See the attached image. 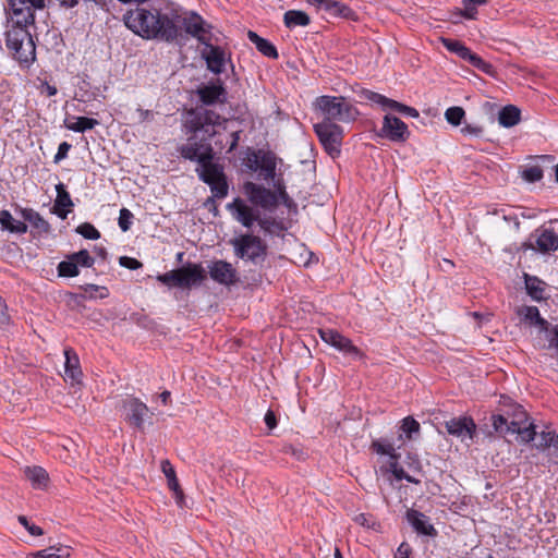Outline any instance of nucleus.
Here are the masks:
<instances>
[{
	"label": "nucleus",
	"instance_id": "6e6d98bb",
	"mask_svg": "<svg viewBox=\"0 0 558 558\" xmlns=\"http://www.w3.org/2000/svg\"><path fill=\"white\" fill-rule=\"evenodd\" d=\"M389 109L412 118H417L420 116L418 111L415 108L407 106L393 99L390 104Z\"/></svg>",
	"mask_w": 558,
	"mask_h": 558
},
{
	"label": "nucleus",
	"instance_id": "ea45409f",
	"mask_svg": "<svg viewBox=\"0 0 558 558\" xmlns=\"http://www.w3.org/2000/svg\"><path fill=\"white\" fill-rule=\"evenodd\" d=\"M512 434H518L521 440L525 444L534 441L538 435L536 432V425L533 422H530L527 426H521L512 429Z\"/></svg>",
	"mask_w": 558,
	"mask_h": 558
},
{
	"label": "nucleus",
	"instance_id": "39448f33",
	"mask_svg": "<svg viewBox=\"0 0 558 558\" xmlns=\"http://www.w3.org/2000/svg\"><path fill=\"white\" fill-rule=\"evenodd\" d=\"M228 210L231 211L233 217L245 228L250 229L255 222L268 233L272 229L284 231L286 227L281 221L274 217H262L258 209L248 206L241 197H235L233 202L227 205Z\"/></svg>",
	"mask_w": 558,
	"mask_h": 558
},
{
	"label": "nucleus",
	"instance_id": "8fccbe9b",
	"mask_svg": "<svg viewBox=\"0 0 558 558\" xmlns=\"http://www.w3.org/2000/svg\"><path fill=\"white\" fill-rule=\"evenodd\" d=\"M514 409H517V412H512V415L509 417L512 429L523 426L529 421V413L523 405L514 407Z\"/></svg>",
	"mask_w": 558,
	"mask_h": 558
},
{
	"label": "nucleus",
	"instance_id": "1a4fd4ad",
	"mask_svg": "<svg viewBox=\"0 0 558 558\" xmlns=\"http://www.w3.org/2000/svg\"><path fill=\"white\" fill-rule=\"evenodd\" d=\"M314 132L330 157L335 158L340 155L344 136L342 126L330 121H322L314 125Z\"/></svg>",
	"mask_w": 558,
	"mask_h": 558
},
{
	"label": "nucleus",
	"instance_id": "774afa93",
	"mask_svg": "<svg viewBox=\"0 0 558 558\" xmlns=\"http://www.w3.org/2000/svg\"><path fill=\"white\" fill-rule=\"evenodd\" d=\"M50 551L53 555L60 556V558H69L71 556V547L62 544L49 546Z\"/></svg>",
	"mask_w": 558,
	"mask_h": 558
},
{
	"label": "nucleus",
	"instance_id": "13d9d810",
	"mask_svg": "<svg viewBox=\"0 0 558 558\" xmlns=\"http://www.w3.org/2000/svg\"><path fill=\"white\" fill-rule=\"evenodd\" d=\"M519 315H523L524 320L533 326L534 322L539 317V311L536 306H523L518 310Z\"/></svg>",
	"mask_w": 558,
	"mask_h": 558
},
{
	"label": "nucleus",
	"instance_id": "4c0bfd02",
	"mask_svg": "<svg viewBox=\"0 0 558 558\" xmlns=\"http://www.w3.org/2000/svg\"><path fill=\"white\" fill-rule=\"evenodd\" d=\"M130 322L137 325L141 328L153 330L156 327V322L149 317L147 314H145L143 311L141 312H133L130 315Z\"/></svg>",
	"mask_w": 558,
	"mask_h": 558
},
{
	"label": "nucleus",
	"instance_id": "f8f14e48",
	"mask_svg": "<svg viewBox=\"0 0 558 558\" xmlns=\"http://www.w3.org/2000/svg\"><path fill=\"white\" fill-rule=\"evenodd\" d=\"M447 434L464 442L466 439L473 440L477 435V426L471 415H460L451 417L442 423Z\"/></svg>",
	"mask_w": 558,
	"mask_h": 558
},
{
	"label": "nucleus",
	"instance_id": "7ed1b4c3",
	"mask_svg": "<svg viewBox=\"0 0 558 558\" xmlns=\"http://www.w3.org/2000/svg\"><path fill=\"white\" fill-rule=\"evenodd\" d=\"M9 15L12 25L5 32V46L22 68H29L36 60V45L29 32L35 21L25 16Z\"/></svg>",
	"mask_w": 558,
	"mask_h": 558
},
{
	"label": "nucleus",
	"instance_id": "a19ab883",
	"mask_svg": "<svg viewBox=\"0 0 558 558\" xmlns=\"http://www.w3.org/2000/svg\"><path fill=\"white\" fill-rule=\"evenodd\" d=\"M521 404L515 402L512 398L507 395H501L498 400L497 411L505 414L507 417L512 415V412H517L514 407H520Z\"/></svg>",
	"mask_w": 558,
	"mask_h": 558
},
{
	"label": "nucleus",
	"instance_id": "bb28decb",
	"mask_svg": "<svg viewBox=\"0 0 558 558\" xmlns=\"http://www.w3.org/2000/svg\"><path fill=\"white\" fill-rule=\"evenodd\" d=\"M248 40L255 45L256 49L265 57L277 60L279 58L276 46L268 39L260 37L253 31L247 32Z\"/></svg>",
	"mask_w": 558,
	"mask_h": 558
},
{
	"label": "nucleus",
	"instance_id": "ddd939ff",
	"mask_svg": "<svg viewBox=\"0 0 558 558\" xmlns=\"http://www.w3.org/2000/svg\"><path fill=\"white\" fill-rule=\"evenodd\" d=\"M246 167L252 170L256 171L257 169H260L263 172L265 180H271L272 183L279 175L276 173L277 169V157L275 153L268 150V151H262L252 150L250 156L247 157Z\"/></svg>",
	"mask_w": 558,
	"mask_h": 558
},
{
	"label": "nucleus",
	"instance_id": "f257e3e1",
	"mask_svg": "<svg viewBox=\"0 0 558 558\" xmlns=\"http://www.w3.org/2000/svg\"><path fill=\"white\" fill-rule=\"evenodd\" d=\"M221 116L211 109L193 108L183 123L187 142L178 146L177 151L184 160L196 162L198 179L210 187L211 195L218 199L228 196L229 182L225 167L216 158L210 140L216 135L215 126L220 124Z\"/></svg>",
	"mask_w": 558,
	"mask_h": 558
},
{
	"label": "nucleus",
	"instance_id": "a211bd4d",
	"mask_svg": "<svg viewBox=\"0 0 558 558\" xmlns=\"http://www.w3.org/2000/svg\"><path fill=\"white\" fill-rule=\"evenodd\" d=\"M205 46L202 51V57L206 61L207 69L216 75L225 71L226 65V51L222 47L213 45L211 40L203 44Z\"/></svg>",
	"mask_w": 558,
	"mask_h": 558
},
{
	"label": "nucleus",
	"instance_id": "423d86ee",
	"mask_svg": "<svg viewBox=\"0 0 558 558\" xmlns=\"http://www.w3.org/2000/svg\"><path fill=\"white\" fill-rule=\"evenodd\" d=\"M316 107L324 114L323 121L351 122L356 119V108L348 102L344 97L323 95L316 98Z\"/></svg>",
	"mask_w": 558,
	"mask_h": 558
},
{
	"label": "nucleus",
	"instance_id": "69168bd1",
	"mask_svg": "<svg viewBox=\"0 0 558 558\" xmlns=\"http://www.w3.org/2000/svg\"><path fill=\"white\" fill-rule=\"evenodd\" d=\"M413 549L407 542H402L395 554V558H414L412 556Z\"/></svg>",
	"mask_w": 558,
	"mask_h": 558
},
{
	"label": "nucleus",
	"instance_id": "49530a36",
	"mask_svg": "<svg viewBox=\"0 0 558 558\" xmlns=\"http://www.w3.org/2000/svg\"><path fill=\"white\" fill-rule=\"evenodd\" d=\"M420 423L412 416H407L401 421L400 429L405 434V437L410 440L413 438V434L420 432Z\"/></svg>",
	"mask_w": 558,
	"mask_h": 558
},
{
	"label": "nucleus",
	"instance_id": "0e129e2a",
	"mask_svg": "<svg viewBox=\"0 0 558 558\" xmlns=\"http://www.w3.org/2000/svg\"><path fill=\"white\" fill-rule=\"evenodd\" d=\"M72 148V145L68 142H62L59 144L58 151L53 157V162L59 163L61 160L65 159L68 157V154L70 149Z\"/></svg>",
	"mask_w": 558,
	"mask_h": 558
},
{
	"label": "nucleus",
	"instance_id": "c9c22d12",
	"mask_svg": "<svg viewBox=\"0 0 558 558\" xmlns=\"http://www.w3.org/2000/svg\"><path fill=\"white\" fill-rule=\"evenodd\" d=\"M490 422L494 430L499 436H506L508 434H512V427L509 422V417H507L501 412L494 413L490 416Z\"/></svg>",
	"mask_w": 558,
	"mask_h": 558
},
{
	"label": "nucleus",
	"instance_id": "09e8293b",
	"mask_svg": "<svg viewBox=\"0 0 558 558\" xmlns=\"http://www.w3.org/2000/svg\"><path fill=\"white\" fill-rule=\"evenodd\" d=\"M263 281V276L259 271L256 270H248L246 271L243 277H241V283L244 288H255L259 286Z\"/></svg>",
	"mask_w": 558,
	"mask_h": 558
},
{
	"label": "nucleus",
	"instance_id": "4468645a",
	"mask_svg": "<svg viewBox=\"0 0 558 558\" xmlns=\"http://www.w3.org/2000/svg\"><path fill=\"white\" fill-rule=\"evenodd\" d=\"M208 275L213 281L225 287L239 284L241 276L233 265L225 259H215L208 264Z\"/></svg>",
	"mask_w": 558,
	"mask_h": 558
},
{
	"label": "nucleus",
	"instance_id": "c03bdc74",
	"mask_svg": "<svg viewBox=\"0 0 558 558\" xmlns=\"http://www.w3.org/2000/svg\"><path fill=\"white\" fill-rule=\"evenodd\" d=\"M75 232L87 240H98L101 236L99 230L90 222H83L78 225Z\"/></svg>",
	"mask_w": 558,
	"mask_h": 558
},
{
	"label": "nucleus",
	"instance_id": "5701e85b",
	"mask_svg": "<svg viewBox=\"0 0 558 558\" xmlns=\"http://www.w3.org/2000/svg\"><path fill=\"white\" fill-rule=\"evenodd\" d=\"M523 279L525 283L526 294L536 302H542L547 300L545 295L546 291V282L539 279L537 276H532L527 272L523 274Z\"/></svg>",
	"mask_w": 558,
	"mask_h": 558
},
{
	"label": "nucleus",
	"instance_id": "a878e982",
	"mask_svg": "<svg viewBox=\"0 0 558 558\" xmlns=\"http://www.w3.org/2000/svg\"><path fill=\"white\" fill-rule=\"evenodd\" d=\"M65 363H64V373L66 377H69L73 383H80L83 376L80 359L76 352L69 348L64 350Z\"/></svg>",
	"mask_w": 558,
	"mask_h": 558
},
{
	"label": "nucleus",
	"instance_id": "5fc2aeb1",
	"mask_svg": "<svg viewBox=\"0 0 558 558\" xmlns=\"http://www.w3.org/2000/svg\"><path fill=\"white\" fill-rule=\"evenodd\" d=\"M157 280L165 286L180 288L178 268L170 270L168 272L158 275Z\"/></svg>",
	"mask_w": 558,
	"mask_h": 558
},
{
	"label": "nucleus",
	"instance_id": "473e14b6",
	"mask_svg": "<svg viewBox=\"0 0 558 558\" xmlns=\"http://www.w3.org/2000/svg\"><path fill=\"white\" fill-rule=\"evenodd\" d=\"M521 120V111L514 105L502 107L498 114V122L504 128H512Z\"/></svg>",
	"mask_w": 558,
	"mask_h": 558
},
{
	"label": "nucleus",
	"instance_id": "aec40b11",
	"mask_svg": "<svg viewBox=\"0 0 558 558\" xmlns=\"http://www.w3.org/2000/svg\"><path fill=\"white\" fill-rule=\"evenodd\" d=\"M405 519L412 529L421 535L436 537L438 535L435 526L429 522L427 515L415 509H408L405 512Z\"/></svg>",
	"mask_w": 558,
	"mask_h": 558
},
{
	"label": "nucleus",
	"instance_id": "7c9ffc66",
	"mask_svg": "<svg viewBox=\"0 0 558 558\" xmlns=\"http://www.w3.org/2000/svg\"><path fill=\"white\" fill-rule=\"evenodd\" d=\"M537 250L545 254L558 250V234L553 229H545L536 240Z\"/></svg>",
	"mask_w": 558,
	"mask_h": 558
},
{
	"label": "nucleus",
	"instance_id": "6ab92c4d",
	"mask_svg": "<svg viewBox=\"0 0 558 558\" xmlns=\"http://www.w3.org/2000/svg\"><path fill=\"white\" fill-rule=\"evenodd\" d=\"M45 7L46 0H8L5 12L35 21V11Z\"/></svg>",
	"mask_w": 558,
	"mask_h": 558
},
{
	"label": "nucleus",
	"instance_id": "4d7b16f0",
	"mask_svg": "<svg viewBox=\"0 0 558 558\" xmlns=\"http://www.w3.org/2000/svg\"><path fill=\"white\" fill-rule=\"evenodd\" d=\"M371 448L378 454L387 456L393 452V445L387 439L374 440L371 445Z\"/></svg>",
	"mask_w": 558,
	"mask_h": 558
},
{
	"label": "nucleus",
	"instance_id": "79ce46f5",
	"mask_svg": "<svg viewBox=\"0 0 558 558\" xmlns=\"http://www.w3.org/2000/svg\"><path fill=\"white\" fill-rule=\"evenodd\" d=\"M354 522L361 526L371 529L373 531H380L381 524L373 514L359 513L354 517Z\"/></svg>",
	"mask_w": 558,
	"mask_h": 558
},
{
	"label": "nucleus",
	"instance_id": "a18cd8bd",
	"mask_svg": "<svg viewBox=\"0 0 558 558\" xmlns=\"http://www.w3.org/2000/svg\"><path fill=\"white\" fill-rule=\"evenodd\" d=\"M362 96L364 99L368 100V101H372V102H375L377 105H380L384 109H389L390 108V104L392 101V99L379 94V93H376V92H373V90H369V89H363L362 90Z\"/></svg>",
	"mask_w": 558,
	"mask_h": 558
},
{
	"label": "nucleus",
	"instance_id": "e433bc0d",
	"mask_svg": "<svg viewBox=\"0 0 558 558\" xmlns=\"http://www.w3.org/2000/svg\"><path fill=\"white\" fill-rule=\"evenodd\" d=\"M278 452L282 454H289L296 461H305L307 459V452L302 445L281 442L279 444Z\"/></svg>",
	"mask_w": 558,
	"mask_h": 558
},
{
	"label": "nucleus",
	"instance_id": "412c9836",
	"mask_svg": "<svg viewBox=\"0 0 558 558\" xmlns=\"http://www.w3.org/2000/svg\"><path fill=\"white\" fill-rule=\"evenodd\" d=\"M57 197L54 204L51 207V213L58 216L60 219H65L72 211L74 203L71 198L70 193L66 191L65 185L60 182L56 185Z\"/></svg>",
	"mask_w": 558,
	"mask_h": 558
},
{
	"label": "nucleus",
	"instance_id": "338daca9",
	"mask_svg": "<svg viewBox=\"0 0 558 558\" xmlns=\"http://www.w3.org/2000/svg\"><path fill=\"white\" fill-rule=\"evenodd\" d=\"M265 425L269 430L275 429L278 426V416L272 409H268L264 416Z\"/></svg>",
	"mask_w": 558,
	"mask_h": 558
},
{
	"label": "nucleus",
	"instance_id": "680f3d73",
	"mask_svg": "<svg viewBox=\"0 0 558 558\" xmlns=\"http://www.w3.org/2000/svg\"><path fill=\"white\" fill-rule=\"evenodd\" d=\"M17 521L27 530V532L33 536H41L44 535V530L28 521L25 515H19Z\"/></svg>",
	"mask_w": 558,
	"mask_h": 558
},
{
	"label": "nucleus",
	"instance_id": "4be33fe9",
	"mask_svg": "<svg viewBox=\"0 0 558 558\" xmlns=\"http://www.w3.org/2000/svg\"><path fill=\"white\" fill-rule=\"evenodd\" d=\"M21 217L31 223L32 228L36 231L33 235H47L51 232L50 223L35 209L28 207H19Z\"/></svg>",
	"mask_w": 558,
	"mask_h": 558
},
{
	"label": "nucleus",
	"instance_id": "9b49d317",
	"mask_svg": "<svg viewBox=\"0 0 558 558\" xmlns=\"http://www.w3.org/2000/svg\"><path fill=\"white\" fill-rule=\"evenodd\" d=\"M243 191L253 206L269 211H272L277 208V201L275 198L274 190H270L262 184L247 181L243 184Z\"/></svg>",
	"mask_w": 558,
	"mask_h": 558
},
{
	"label": "nucleus",
	"instance_id": "9d476101",
	"mask_svg": "<svg viewBox=\"0 0 558 558\" xmlns=\"http://www.w3.org/2000/svg\"><path fill=\"white\" fill-rule=\"evenodd\" d=\"M95 265V257L86 248L70 253L65 259L57 266L58 276L62 278H74L80 275V267L92 268Z\"/></svg>",
	"mask_w": 558,
	"mask_h": 558
},
{
	"label": "nucleus",
	"instance_id": "37998d69",
	"mask_svg": "<svg viewBox=\"0 0 558 558\" xmlns=\"http://www.w3.org/2000/svg\"><path fill=\"white\" fill-rule=\"evenodd\" d=\"M465 117V111L462 107L453 106L446 110L445 118L447 122L453 126H459Z\"/></svg>",
	"mask_w": 558,
	"mask_h": 558
},
{
	"label": "nucleus",
	"instance_id": "0eeeda50",
	"mask_svg": "<svg viewBox=\"0 0 558 558\" xmlns=\"http://www.w3.org/2000/svg\"><path fill=\"white\" fill-rule=\"evenodd\" d=\"M234 255L243 260H250L254 265L265 262L268 254V245L258 235L244 233L230 240Z\"/></svg>",
	"mask_w": 558,
	"mask_h": 558
},
{
	"label": "nucleus",
	"instance_id": "393cba45",
	"mask_svg": "<svg viewBox=\"0 0 558 558\" xmlns=\"http://www.w3.org/2000/svg\"><path fill=\"white\" fill-rule=\"evenodd\" d=\"M272 185L277 206L282 204L288 208L290 214H298V204L288 194L282 174H280L277 180H275Z\"/></svg>",
	"mask_w": 558,
	"mask_h": 558
},
{
	"label": "nucleus",
	"instance_id": "f704fd0d",
	"mask_svg": "<svg viewBox=\"0 0 558 558\" xmlns=\"http://www.w3.org/2000/svg\"><path fill=\"white\" fill-rule=\"evenodd\" d=\"M75 122H70L68 119L64 120V128L76 133H84L93 130L99 124V121L88 117H76Z\"/></svg>",
	"mask_w": 558,
	"mask_h": 558
},
{
	"label": "nucleus",
	"instance_id": "6e6552de",
	"mask_svg": "<svg viewBox=\"0 0 558 558\" xmlns=\"http://www.w3.org/2000/svg\"><path fill=\"white\" fill-rule=\"evenodd\" d=\"M121 412L124 422L137 432H144L146 420L153 424V415L149 408L140 398L128 396L121 400Z\"/></svg>",
	"mask_w": 558,
	"mask_h": 558
},
{
	"label": "nucleus",
	"instance_id": "f3484780",
	"mask_svg": "<svg viewBox=\"0 0 558 558\" xmlns=\"http://www.w3.org/2000/svg\"><path fill=\"white\" fill-rule=\"evenodd\" d=\"M179 283L182 289H191L207 279V272L202 264L186 263L178 268Z\"/></svg>",
	"mask_w": 558,
	"mask_h": 558
},
{
	"label": "nucleus",
	"instance_id": "052dcab7",
	"mask_svg": "<svg viewBox=\"0 0 558 558\" xmlns=\"http://www.w3.org/2000/svg\"><path fill=\"white\" fill-rule=\"evenodd\" d=\"M318 333L325 343L335 347L337 339L341 332H339L337 329L326 328L319 329Z\"/></svg>",
	"mask_w": 558,
	"mask_h": 558
},
{
	"label": "nucleus",
	"instance_id": "864d4df0",
	"mask_svg": "<svg viewBox=\"0 0 558 558\" xmlns=\"http://www.w3.org/2000/svg\"><path fill=\"white\" fill-rule=\"evenodd\" d=\"M555 435H556V433L554 430L541 432L538 434L539 439L537 442L534 444V447L539 451H544L545 449H550V445L553 442Z\"/></svg>",
	"mask_w": 558,
	"mask_h": 558
},
{
	"label": "nucleus",
	"instance_id": "c85d7f7f",
	"mask_svg": "<svg viewBox=\"0 0 558 558\" xmlns=\"http://www.w3.org/2000/svg\"><path fill=\"white\" fill-rule=\"evenodd\" d=\"M0 227L3 231L15 234H24L28 230V226L24 221L14 219L7 209L0 210Z\"/></svg>",
	"mask_w": 558,
	"mask_h": 558
},
{
	"label": "nucleus",
	"instance_id": "2f4dec72",
	"mask_svg": "<svg viewBox=\"0 0 558 558\" xmlns=\"http://www.w3.org/2000/svg\"><path fill=\"white\" fill-rule=\"evenodd\" d=\"M283 24L289 29H293L298 26L305 27L311 24V17L304 11L288 10L283 14Z\"/></svg>",
	"mask_w": 558,
	"mask_h": 558
},
{
	"label": "nucleus",
	"instance_id": "3c124183",
	"mask_svg": "<svg viewBox=\"0 0 558 558\" xmlns=\"http://www.w3.org/2000/svg\"><path fill=\"white\" fill-rule=\"evenodd\" d=\"M441 43L448 51L456 53L460 58L463 56L468 48L462 41L458 39L442 37Z\"/></svg>",
	"mask_w": 558,
	"mask_h": 558
},
{
	"label": "nucleus",
	"instance_id": "20e7f679",
	"mask_svg": "<svg viewBox=\"0 0 558 558\" xmlns=\"http://www.w3.org/2000/svg\"><path fill=\"white\" fill-rule=\"evenodd\" d=\"M124 4L134 3V9H129L123 14L124 25L135 35L145 39L149 32L154 31V23L159 21L158 11L161 10L163 0H118Z\"/></svg>",
	"mask_w": 558,
	"mask_h": 558
},
{
	"label": "nucleus",
	"instance_id": "f03ea898",
	"mask_svg": "<svg viewBox=\"0 0 558 558\" xmlns=\"http://www.w3.org/2000/svg\"><path fill=\"white\" fill-rule=\"evenodd\" d=\"M159 21L154 23V31L149 32L146 40H160L165 43H173L184 39V34L190 35L198 40L199 44H206L211 40V25L208 24L198 13L191 12L183 16L180 10L171 2L163 0L161 10L158 11Z\"/></svg>",
	"mask_w": 558,
	"mask_h": 558
},
{
	"label": "nucleus",
	"instance_id": "72a5a7b5",
	"mask_svg": "<svg viewBox=\"0 0 558 558\" xmlns=\"http://www.w3.org/2000/svg\"><path fill=\"white\" fill-rule=\"evenodd\" d=\"M533 326H537L541 331L546 332L548 349H555L558 354V325L549 324L544 317H539L534 322Z\"/></svg>",
	"mask_w": 558,
	"mask_h": 558
},
{
	"label": "nucleus",
	"instance_id": "de8ad7c7",
	"mask_svg": "<svg viewBox=\"0 0 558 558\" xmlns=\"http://www.w3.org/2000/svg\"><path fill=\"white\" fill-rule=\"evenodd\" d=\"M161 470L167 477L168 487L170 488H179V480L175 474V470L170 463L169 460H163L161 462Z\"/></svg>",
	"mask_w": 558,
	"mask_h": 558
},
{
	"label": "nucleus",
	"instance_id": "c756f323",
	"mask_svg": "<svg viewBox=\"0 0 558 558\" xmlns=\"http://www.w3.org/2000/svg\"><path fill=\"white\" fill-rule=\"evenodd\" d=\"M333 348L343 354L351 356L353 360L362 361L366 359V354L360 348L353 344L350 338L343 336L342 333H340L338 337Z\"/></svg>",
	"mask_w": 558,
	"mask_h": 558
},
{
	"label": "nucleus",
	"instance_id": "58836bf2",
	"mask_svg": "<svg viewBox=\"0 0 558 558\" xmlns=\"http://www.w3.org/2000/svg\"><path fill=\"white\" fill-rule=\"evenodd\" d=\"M463 10L460 14L468 20H475L477 15V5H485L488 0H463Z\"/></svg>",
	"mask_w": 558,
	"mask_h": 558
},
{
	"label": "nucleus",
	"instance_id": "b1692460",
	"mask_svg": "<svg viewBox=\"0 0 558 558\" xmlns=\"http://www.w3.org/2000/svg\"><path fill=\"white\" fill-rule=\"evenodd\" d=\"M331 17H339L347 21L359 22L360 15L347 3L337 0H329L325 11Z\"/></svg>",
	"mask_w": 558,
	"mask_h": 558
},
{
	"label": "nucleus",
	"instance_id": "dca6fc26",
	"mask_svg": "<svg viewBox=\"0 0 558 558\" xmlns=\"http://www.w3.org/2000/svg\"><path fill=\"white\" fill-rule=\"evenodd\" d=\"M196 95L204 106L225 104L227 100V89L221 78L199 85L196 89Z\"/></svg>",
	"mask_w": 558,
	"mask_h": 558
},
{
	"label": "nucleus",
	"instance_id": "2eb2a0df",
	"mask_svg": "<svg viewBox=\"0 0 558 558\" xmlns=\"http://www.w3.org/2000/svg\"><path fill=\"white\" fill-rule=\"evenodd\" d=\"M377 136L388 138L391 142L403 143L410 137L408 125L398 117L386 114L383 126L377 132Z\"/></svg>",
	"mask_w": 558,
	"mask_h": 558
},
{
	"label": "nucleus",
	"instance_id": "e2e57ef3",
	"mask_svg": "<svg viewBox=\"0 0 558 558\" xmlns=\"http://www.w3.org/2000/svg\"><path fill=\"white\" fill-rule=\"evenodd\" d=\"M119 264L122 267H125L130 270H137L143 267L142 262H140L138 259H136L134 257H130V256H121L119 258Z\"/></svg>",
	"mask_w": 558,
	"mask_h": 558
},
{
	"label": "nucleus",
	"instance_id": "bf43d9fd",
	"mask_svg": "<svg viewBox=\"0 0 558 558\" xmlns=\"http://www.w3.org/2000/svg\"><path fill=\"white\" fill-rule=\"evenodd\" d=\"M133 217H134L133 214L128 208L120 209L118 225L123 232H126L130 230Z\"/></svg>",
	"mask_w": 558,
	"mask_h": 558
},
{
	"label": "nucleus",
	"instance_id": "603ef678",
	"mask_svg": "<svg viewBox=\"0 0 558 558\" xmlns=\"http://www.w3.org/2000/svg\"><path fill=\"white\" fill-rule=\"evenodd\" d=\"M544 171L541 166H531L523 170L522 178L529 183H535L543 179Z\"/></svg>",
	"mask_w": 558,
	"mask_h": 558
},
{
	"label": "nucleus",
	"instance_id": "cd10ccee",
	"mask_svg": "<svg viewBox=\"0 0 558 558\" xmlns=\"http://www.w3.org/2000/svg\"><path fill=\"white\" fill-rule=\"evenodd\" d=\"M24 475L35 489H45L48 486L49 474L39 465L26 466L24 469Z\"/></svg>",
	"mask_w": 558,
	"mask_h": 558
}]
</instances>
